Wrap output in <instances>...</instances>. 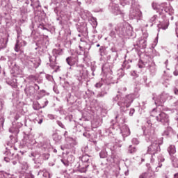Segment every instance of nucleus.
Returning <instances> with one entry per match:
<instances>
[{
    "mask_svg": "<svg viewBox=\"0 0 178 178\" xmlns=\"http://www.w3.org/2000/svg\"><path fill=\"white\" fill-rule=\"evenodd\" d=\"M168 151L170 155H173V154H176V147H175L173 145H171L168 148Z\"/></svg>",
    "mask_w": 178,
    "mask_h": 178,
    "instance_id": "f8f14e48",
    "label": "nucleus"
},
{
    "mask_svg": "<svg viewBox=\"0 0 178 178\" xmlns=\"http://www.w3.org/2000/svg\"><path fill=\"white\" fill-rule=\"evenodd\" d=\"M115 101H118V105L120 106L121 111H124V108H129L133 102V95H128L124 98L120 99V95H117L114 99Z\"/></svg>",
    "mask_w": 178,
    "mask_h": 178,
    "instance_id": "f257e3e1",
    "label": "nucleus"
},
{
    "mask_svg": "<svg viewBox=\"0 0 178 178\" xmlns=\"http://www.w3.org/2000/svg\"><path fill=\"white\" fill-rule=\"evenodd\" d=\"M172 165L174 168H178V159L177 158L172 159Z\"/></svg>",
    "mask_w": 178,
    "mask_h": 178,
    "instance_id": "aec40b11",
    "label": "nucleus"
},
{
    "mask_svg": "<svg viewBox=\"0 0 178 178\" xmlns=\"http://www.w3.org/2000/svg\"><path fill=\"white\" fill-rule=\"evenodd\" d=\"M6 47V44L3 43L0 46V48H5Z\"/></svg>",
    "mask_w": 178,
    "mask_h": 178,
    "instance_id": "f704fd0d",
    "label": "nucleus"
},
{
    "mask_svg": "<svg viewBox=\"0 0 178 178\" xmlns=\"http://www.w3.org/2000/svg\"><path fill=\"white\" fill-rule=\"evenodd\" d=\"M176 105H178V100H177V102H176Z\"/></svg>",
    "mask_w": 178,
    "mask_h": 178,
    "instance_id": "a18cd8bd",
    "label": "nucleus"
},
{
    "mask_svg": "<svg viewBox=\"0 0 178 178\" xmlns=\"http://www.w3.org/2000/svg\"><path fill=\"white\" fill-rule=\"evenodd\" d=\"M124 65H125V63H124L123 66H124Z\"/></svg>",
    "mask_w": 178,
    "mask_h": 178,
    "instance_id": "603ef678",
    "label": "nucleus"
},
{
    "mask_svg": "<svg viewBox=\"0 0 178 178\" xmlns=\"http://www.w3.org/2000/svg\"><path fill=\"white\" fill-rule=\"evenodd\" d=\"M53 54H54V56L53 57H49V61L51 62V63L52 64V62H56V56L59 54V50L58 49H53ZM56 54V55H54Z\"/></svg>",
    "mask_w": 178,
    "mask_h": 178,
    "instance_id": "9d476101",
    "label": "nucleus"
},
{
    "mask_svg": "<svg viewBox=\"0 0 178 178\" xmlns=\"http://www.w3.org/2000/svg\"><path fill=\"white\" fill-rule=\"evenodd\" d=\"M121 133L124 137H127L130 136V129L127 125H123L121 129Z\"/></svg>",
    "mask_w": 178,
    "mask_h": 178,
    "instance_id": "6e6552de",
    "label": "nucleus"
},
{
    "mask_svg": "<svg viewBox=\"0 0 178 178\" xmlns=\"http://www.w3.org/2000/svg\"><path fill=\"white\" fill-rule=\"evenodd\" d=\"M168 60H166V61L165 62V65H168Z\"/></svg>",
    "mask_w": 178,
    "mask_h": 178,
    "instance_id": "79ce46f5",
    "label": "nucleus"
},
{
    "mask_svg": "<svg viewBox=\"0 0 178 178\" xmlns=\"http://www.w3.org/2000/svg\"><path fill=\"white\" fill-rule=\"evenodd\" d=\"M174 92H175V95H178V89L177 88H175L174 89Z\"/></svg>",
    "mask_w": 178,
    "mask_h": 178,
    "instance_id": "7c9ffc66",
    "label": "nucleus"
},
{
    "mask_svg": "<svg viewBox=\"0 0 178 178\" xmlns=\"http://www.w3.org/2000/svg\"><path fill=\"white\" fill-rule=\"evenodd\" d=\"M13 164L15 165V164H16V162H15V161H13Z\"/></svg>",
    "mask_w": 178,
    "mask_h": 178,
    "instance_id": "de8ad7c7",
    "label": "nucleus"
},
{
    "mask_svg": "<svg viewBox=\"0 0 178 178\" xmlns=\"http://www.w3.org/2000/svg\"><path fill=\"white\" fill-rule=\"evenodd\" d=\"M66 62L70 66H73V65H74V60L72 57L67 58Z\"/></svg>",
    "mask_w": 178,
    "mask_h": 178,
    "instance_id": "f3484780",
    "label": "nucleus"
},
{
    "mask_svg": "<svg viewBox=\"0 0 178 178\" xmlns=\"http://www.w3.org/2000/svg\"><path fill=\"white\" fill-rule=\"evenodd\" d=\"M33 108L35 111H37V109H38V108H37V106H35V104L33 105Z\"/></svg>",
    "mask_w": 178,
    "mask_h": 178,
    "instance_id": "4c0bfd02",
    "label": "nucleus"
},
{
    "mask_svg": "<svg viewBox=\"0 0 178 178\" xmlns=\"http://www.w3.org/2000/svg\"><path fill=\"white\" fill-rule=\"evenodd\" d=\"M139 143L140 142L138 141V138H134L132 139V143L133 144H135L136 145H138V144H139Z\"/></svg>",
    "mask_w": 178,
    "mask_h": 178,
    "instance_id": "b1692460",
    "label": "nucleus"
},
{
    "mask_svg": "<svg viewBox=\"0 0 178 178\" xmlns=\"http://www.w3.org/2000/svg\"><path fill=\"white\" fill-rule=\"evenodd\" d=\"M57 124H58V126H60V127H62V129L65 128V125H63L61 122L57 121Z\"/></svg>",
    "mask_w": 178,
    "mask_h": 178,
    "instance_id": "a878e982",
    "label": "nucleus"
},
{
    "mask_svg": "<svg viewBox=\"0 0 178 178\" xmlns=\"http://www.w3.org/2000/svg\"><path fill=\"white\" fill-rule=\"evenodd\" d=\"M158 18V16L154 15L149 20L150 23H154L155 20Z\"/></svg>",
    "mask_w": 178,
    "mask_h": 178,
    "instance_id": "5701e85b",
    "label": "nucleus"
},
{
    "mask_svg": "<svg viewBox=\"0 0 178 178\" xmlns=\"http://www.w3.org/2000/svg\"><path fill=\"white\" fill-rule=\"evenodd\" d=\"M125 175H128L127 172H125Z\"/></svg>",
    "mask_w": 178,
    "mask_h": 178,
    "instance_id": "864d4df0",
    "label": "nucleus"
},
{
    "mask_svg": "<svg viewBox=\"0 0 178 178\" xmlns=\"http://www.w3.org/2000/svg\"><path fill=\"white\" fill-rule=\"evenodd\" d=\"M158 168H162V164L159 163V165H158Z\"/></svg>",
    "mask_w": 178,
    "mask_h": 178,
    "instance_id": "ea45409f",
    "label": "nucleus"
},
{
    "mask_svg": "<svg viewBox=\"0 0 178 178\" xmlns=\"http://www.w3.org/2000/svg\"><path fill=\"white\" fill-rule=\"evenodd\" d=\"M2 105H3V103H2V100L0 99V109H2Z\"/></svg>",
    "mask_w": 178,
    "mask_h": 178,
    "instance_id": "72a5a7b5",
    "label": "nucleus"
},
{
    "mask_svg": "<svg viewBox=\"0 0 178 178\" xmlns=\"http://www.w3.org/2000/svg\"><path fill=\"white\" fill-rule=\"evenodd\" d=\"M128 152H129V154H136V152H137V147H136V146L129 145Z\"/></svg>",
    "mask_w": 178,
    "mask_h": 178,
    "instance_id": "4468645a",
    "label": "nucleus"
},
{
    "mask_svg": "<svg viewBox=\"0 0 178 178\" xmlns=\"http://www.w3.org/2000/svg\"><path fill=\"white\" fill-rule=\"evenodd\" d=\"M43 176H44V177H48V178H50V177H51V176L49 175V172H44V173L43 174Z\"/></svg>",
    "mask_w": 178,
    "mask_h": 178,
    "instance_id": "cd10ccee",
    "label": "nucleus"
},
{
    "mask_svg": "<svg viewBox=\"0 0 178 178\" xmlns=\"http://www.w3.org/2000/svg\"><path fill=\"white\" fill-rule=\"evenodd\" d=\"M174 178H178V173L174 175Z\"/></svg>",
    "mask_w": 178,
    "mask_h": 178,
    "instance_id": "58836bf2",
    "label": "nucleus"
},
{
    "mask_svg": "<svg viewBox=\"0 0 178 178\" xmlns=\"http://www.w3.org/2000/svg\"><path fill=\"white\" fill-rule=\"evenodd\" d=\"M115 31L118 34H120L121 35H127V34H129V32L126 31V28H124V26L123 25H120V26L116 27Z\"/></svg>",
    "mask_w": 178,
    "mask_h": 178,
    "instance_id": "0eeeda50",
    "label": "nucleus"
},
{
    "mask_svg": "<svg viewBox=\"0 0 178 178\" xmlns=\"http://www.w3.org/2000/svg\"><path fill=\"white\" fill-rule=\"evenodd\" d=\"M48 118H49V119H55V116H54V115H52V114H49V115H48Z\"/></svg>",
    "mask_w": 178,
    "mask_h": 178,
    "instance_id": "c756f323",
    "label": "nucleus"
},
{
    "mask_svg": "<svg viewBox=\"0 0 178 178\" xmlns=\"http://www.w3.org/2000/svg\"><path fill=\"white\" fill-rule=\"evenodd\" d=\"M160 26L162 30H166V29H168V27L169 26V21L165 20V22L162 23Z\"/></svg>",
    "mask_w": 178,
    "mask_h": 178,
    "instance_id": "2eb2a0df",
    "label": "nucleus"
},
{
    "mask_svg": "<svg viewBox=\"0 0 178 178\" xmlns=\"http://www.w3.org/2000/svg\"><path fill=\"white\" fill-rule=\"evenodd\" d=\"M156 119L158 122H161L166 126L169 125V117L165 113H160L159 115L156 116Z\"/></svg>",
    "mask_w": 178,
    "mask_h": 178,
    "instance_id": "20e7f679",
    "label": "nucleus"
},
{
    "mask_svg": "<svg viewBox=\"0 0 178 178\" xmlns=\"http://www.w3.org/2000/svg\"><path fill=\"white\" fill-rule=\"evenodd\" d=\"M143 16V13L138 8H132L130 10V17L133 19L134 17H141Z\"/></svg>",
    "mask_w": 178,
    "mask_h": 178,
    "instance_id": "423d86ee",
    "label": "nucleus"
},
{
    "mask_svg": "<svg viewBox=\"0 0 178 178\" xmlns=\"http://www.w3.org/2000/svg\"><path fill=\"white\" fill-rule=\"evenodd\" d=\"M160 102H163V100H160Z\"/></svg>",
    "mask_w": 178,
    "mask_h": 178,
    "instance_id": "8fccbe9b",
    "label": "nucleus"
},
{
    "mask_svg": "<svg viewBox=\"0 0 178 178\" xmlns=\"http://www.w3.org/2000/svg\"><path fill=\"white\" fill-rule=\"evenodd\" d=\"M34 161H35V159H33Z\"/></svg>",
    "mask_w": 178,
    "mask_h": 178,
    "instance_id": "5fc2aeb1",
    "label": "nucleus"
},
{
    "mask_svg": "<svg viewBox=\"0 0 178 178\" xmlns=\"http://www.w3.org/2000/svg\"><path fill=\"white\" fill-rule=\"evenodd\" d=\"M21 168L22 170H27V169H29V163H27V161H21Z\"/></svg>",
    "mask_w": 178,
    "mask_h": 178,
    "instance_id": "ddd939ff",
    "label": "nucleus"
},
{
    "mask_svg": "<svg viewBox=\"0 0 178 178\" xmlns=\"http://www.w3.org/2000/svg\"><path fill=\"white\" fill-rule=\"evenodd\" d=\"M3 129V118H0V131Z\"/></svg>",
    "mask_w": 178,
    "mask_h": 178,
    "instance_id": "412c9836",
    "label": "nucleus"
},
{
    "mask_svg": "<svg viewBox=\"0 0 178 178\" xmlns=\"http://www.w3.org/2000/svg\"><path fill=\"white\" fill-rule=\"evenodd\" d=\"M24 45H26V42L22 41L20 42V41L17 40V43L15 44V51L16 52H19V51L20 49V47H24Z\"/></svg>",
    "mask_w": 178,
    "mask_h": 178,
    "instance_id": "1a4fd4ad",
    "label": "nucleus"
},
{
    "mask_svg": "<svg viewBox=\"0 0 178 178\" xmlns=\"http://www.w3.org/2000/svg\"><path fill=\"white\" fill-rule=\"evenodd\" d=\"M67 134V131H65V136H66V134Z\"/></svg>",
    "mask_w": 178,
    "mask_h": 178,
    "instance_id": "49530a36",
    "label": "nucleus"
},
{
    "mask_svg": "<svg viewBox=\"0 0 178 178\" xmlns=\"http://www.w3.org/2000/svg\"><path fill=\"white\" fill-rule=\"evenodd\" d=\"M158 161H159V162H164L165 161V158H163V156H162V154L159 155Z\"/></svg>",
    "mask_w": 178,
    "mask_h": 178,
    "instance_id": "4be33fe9",
    "label": "nucleus"
},
{
    "mask_svg": "<svg viewBox=\"0 0 178 178\" xmlns=\"http://www.w3.org/2000/svg\"><path fill=\"white\" fill-rule=\"evenodd\" d=\"M155 112H156V111H155V109H154V110L152 111V115H154V113H155Z\"/></svg>",
    "mask_w": 178,
    "mask_h": 178,
    "instance_id": "a19ab883",
    "label": "nucleus"
},
{
    "mask_svg": "<svg viewBox=\"0 0 178 178\" xmlns=\"http://www.w3.org/2000/svg\"><path fill=\"white\" fill-rule=\"evenodd\" d=\"M100 158H106L108 153L105 150H103L99 154Z\"/></svg>",
    "mask_w": 178,
    "mask_h": 178,
    "instance_id": "6ab92c4d",
    "label": "nucleus"
},
{
    "mask_svg": "<svg viewBox=\"0 0 178 178\" xmlns=\"http://www.w3.org/2000/svg\"><path fill=\"white\" fill-rule=\"evenodd\" d=\"M152 177L148 172H144L139 176V178H152Z\"/></svg>",
    "mask_w": 178,
    "mask_h": 178,
    "instance_id": "a211bd4d",
    "label": "nucleus"
},
{
    "mask_svg": "<svg viewBox=\"0 0 178 178\" xmlns=\"http://www.w3.org/2000/svg\"><path fill=\"white\" fill-rule=\"evenodd\" d=\"M139 67H140V69L143 68V65H139Z\"/></svg>",
    "mask_w": 178,
    "mask_h": 178,
    "instance_id": "37998d69",
    "label": "nucleus"
},
{
    "mask_svg": "<svg viewBox=\"0 0 178 178\" xmlns=\"http://www.w3.org/2000/svg\"><path fill=\"white\" fill-rule=\"evenodd\" d=\"M109 9L114 15H119L120 13V9L119 5L116 3H111L109 5Z\"/></svg>",
    "mask_w": 178,
    "mask_h": 178,
    "instance_id": "39448f33",
    "label": "nucleus"
},
{
    "mask_svg": "<svg viewBox=\"0 0 178 178\" xmlns=\"http://www.w3.org/2000/svg\"><path fill=\"white\" fill-rule=\"evenodd\" d=\"M155 104H156V102H155Z\"/></svg>",
    "mask_w": 178,
    "mask_h": 178,
    "instance_id": "6e6d98bb",
    "label": "nucleus"
},
{
    "mask_svg": "<svg viewBox=\"0 0 178 178\" xmlns=\"http://www.w3.org/2000/svg\"><path fill=\"white\" fill-rule=\"evenodd\" d=\"M135 110L134 108H131L129 111V116H131L132 115H134Z\"/></svg>",
    "mask_w": 178,
    "mask_h": 178,
    "instance_id": "bb28decb",
    "label": "nucleus"
},
{
    "mask_svg": "<svg viewBox=\"0 0 178 178\" xmlns=\"http://www.w3.org/2000/svg\"><path fill=\"white\" fill-rule=\"evenodd\" d=\"M152 6L154 10H156V12H159V13H163V12L168 13L169 12V9H170V6L166 3H163L160 5L154 2L152 3Z\"/></svg>",
    "mask_w": 178,
    "mask_h": 178,
    "instance_id": "7ed1b4c3",
    "label": "nucleus"
},
{
    "mask_svg": "<svg viewBox=\"0 0 178 178\" xmlns=\"http://www.w3.org/2000/svg\"><path fill=\"white\" fill-rule=\"evenodd\" d=\"M176 34H177V37L178 38V25L177 26V29H176Z\"/></svg>",
    "mask_w": 178,
    "mask_h": 178,
    "instance_id": "e433bc0d",
    "label": "nucleus"
},
{
    "mask_svg": "<svg viewBox=\"0 0 178 178\" xmlns=\"http://www.w3.org/2000/svg\"><path fill=\"white\" fill-rule=\"evenodd\" d=\"M48 105V101H45L44 102V106H43V108H45V106H47Z\"/></svg>",
    "mask_w": 178,
    "mask_h": 178,
    "instance_id": "c9c22d12",
    "label": "nucleus"
},
{
    "mask_svg": "<svg viewBox=\"0 0 178 178\" xmlns=\"http://www.w3.org/2000/svg\"><path fill=\"white\" fill-rule=\"evenodd\" d=\"M152 159H154V156H152Z\"/></svg>",
    "mask_w": 178,
    "mask_h": 178,
    "instance_id": "3c124183",
    "label": "nucleus"
},
{
    "mask_svg": "<svg viewBox=\"0 0 178 178\" xmlns=\"http://www.w3.org/2000/svg\"><path fill=\"white\" fill-rule=\"evenodd\" d=\"M145 37H148V35H147V34H145Z\"/></svg>",
    "mask_w": 178,
    "mask_h": 178,
    "instance_id": "09e8293b",
    "label": "nucleus"
},
{
    "mask_svg": "<svg viewBox=\"0 0 178 178\" xmlns=\"http://www.w3.org/2000/svg\"><path fill=\"white\" fill-rule=\"evenodd\" d=\"M97 47H100L99 44H97Z\"/></svg>",
    "mask_w": 178,
    "mask_h": 178,
    "instance_id": "c03bdc74",
    "label": "nucleus"
},
{
    "mask_svg": "<svg viewBox=\"0 0 178 178\" xmlns=\"http://www.w3.org/2000/svg\"><path fill=\"white\" fill-rule=\"evenodd\" d=\"M173 74H174V76H178V71H177V70H175V71H174Z\"/></svg>",
    "mask_w": 178,
    "mask_h": 178,
    "instance_id": "473e14b6",
    "label": "nucleus"
},
{
    "mask_svg": "<svg viewBox=\"0 0 178 178\" xmlns=\"http://www.w3.org/2000/svg\"><path fill=\"white\" fill-rule=\"evenodd\" d=\"M95 87H96V88H101V87H102V83L99 82V83H96Z\"/></svg>",
    "mask_w": 178,
    "mask_h": 178,
    "instance_id": "393cba45",
    "label": "nucleus"
},
{
    "mask_svg": "<svg viewBox=\"0 0 178 178\" xmlns=\"http://www.w3.org/2000/svg\"><path fill=\"white\" fill-rule=\"evenodd\" d=\"M43 121H44V118L38 117L34 120V123H38V124H42Z\"/></svg>",
    "mask_w": 178,
    "mask_h": 178,
    "instance_id": "dca6fc26",
    "label": "nucleus"
},
{
    "mask_svg": "<svg viewBox=\"0 0 178 178\" xmlns=\"http://www.w3.org/2000/svg\"><path fill=\"white\" fill-rule=\"evenodd\" d=\"M138 44L140 48H146L147 47V39L140 40Z\"/></svg>",
    "mask_w": 178,
    "mask_h": 178,
    "instance_id": "9b49d317",
    "label": "nucleus"
},
{
    "mask_svg": "<svg viewBox=\"0 0 178 178\" xmlns=\"http://www.w3.org/2000/svg\"><path fill=\"white\" fill-rule=\"evenodd\" d=\"M149 140L152 143V145L148 147L147 152L150 155H155L156 152L161 151V148L159 145H161V143L159 142V139L156 136H152L149 138Z\"/></svg>",
    "mask_w": 178,
    "mask_h": 178,
    "instance_id": "f03ea898",
    "label": "nucleus"
},
{
    "mask_svg": "<svg viewBox=\"0 0 178 178\" xmlns=\"http://www.w3.org/2000/svg\"><path fill=\"white\" fill-rule=\"evenodd\" d=\"M43 156H44V159H49V154H43Z\"/></svg>",
    "mask_w": 178,
    "mask_h": 178,
    "instance_id": "c85d7f7f",
    "label": "nucleus"
},
{
    "mask_svg": "<svg viewBox=\"0 0 178 178\" xmlns=\"http://www.w3.org/2000/svg\"><path fill=\"white\" fill-rule=\"evenodd\" d=\"M61 162H63V163L65 166H69V164L67 163V162H65L63 160H61Z\"/></svg>",
    "mask_w": 178,
    "mask_h": 178,
    "instance_id": "2f4dec72",
    "label": "nucleus"
}]
</instances>
